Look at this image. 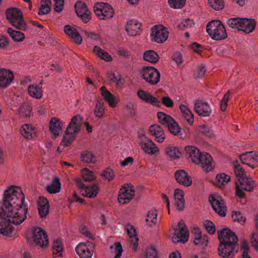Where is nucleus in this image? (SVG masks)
Segmentation results:
<instances>
[{"mask_svg": "<svg viewBox=\"0 0 258 258\" xmlns=\"http://www.w3.org/2000/svg\"><path fill=\"white\" fill-rule=\"evenodd\" d=\"M178 228L175 229L174 235L172 237L174 243H185L188 240V231L184 222L180 220L178 224Z\"/></svg>", "mask_w": 258, "mask_h": 258, "instance_id": "9b49d317", "label": "nucleus"}, {"mask_svg": "<svg viewBox=\"0 0 258 258\" xmlns=\"http://www.w3.org/2000/svg\"><path fill=\"white\" fill-rule=\"evenodd\" d=\"M29 95L36 98H40L42 95V83L38 85H31L28 89Z\"/></svg>", "mask_w": 258, "mask_h": 258, "instance_id": "473e14b6", "label": "nucleus"}, {"mask_svg": "<svg viewBox=\"0 0 258 258\" xmlns=\"http://www.w3.org/2000/svg\"><path fill=\"white\" fill-rule=\"evenodd\" d=\"M110 248L114 249V252L116 253L114 258H119L120 257L122 252V248L120 243L116 242L114 245H110Z\"/></svg>", "mask_w": 258, "mask_h": 258, "instance_id": "8fccbe9b", "label": "nucleus"}, {"mask_svg": "<svg viewBox=\"0 0 258 258\" xmlns=\"http://www.w3.org/2000/svg\"><path fill=\"white\" fill-rule=\"evenodd\" d=\"M82 174L83 179L86 181H93L96 178L94 173L87 168H84L82 170Z\"/></svg>", "mask_w": 258, "mask_h": 258, "instance_id": "49530a36", "label": "nucleus"}, {"mask_svg": "<svg viewBox=\"0 0 258 258\" xmlns=\"http://www.w3.org/2000/svg\"><path fill=\"white\" fill-rule=\"evenodd\" d=\"M76 183L78 186L82 189V195L89 198L95 197L98 192V187L96 185L86 186L80 178L76 179Z\"/></svg>", "mask_w": 258, "mask_h": 258, "instance_id": "2eb2a0df", "label": "nucleus"}, {"mask_svg": "<svg viewBox=\"0 0 258 258\" xmlns=\"http://www.w3.org/2000/svg\"><path fill=\"white\" fill-rule=\"evenodd\" d=\"M204 226L209 233L212 234L215 233L216 229L214 224L210 221H206Z\"/></svg>", "mask_w": 258, "mask_h": 258, "instance_id": "680f3d73", "label": "nucleus"}, {"mask_svg": "<svg viewBox=\"0 0 258 258\" xmlns=\"http://www.w3.org/2000/svg\"><path fill=\"white\" fill-rule=\"evenodd\" d=\"M143 137L145 140L141 139V146L145 152L149 154H153L159 151L157 147L151 140L144 137L143 135Z\"/></svg>", "mask_w": 258, "mask_h": 258, "instance_id": "a211bd4d", "label": "nucleus"}, {"mask_svg": "<svg viewBox=\"0 0 258 258\" xmlns=\"http://www.w3.org/2000/svg\"><path fill=\"white\" fill-rule=\"evenodd\" d=\"M51 7L49 5L42 4L39 9L38 14L39 15H46L49 13Z\"/></svg>", "mask_w": 258, "mask_h": 258, "instance_id": "052dcab7", "label": "nucleus"}, {"mask_svg": "<svg viewBox=\"0 0 258 258\" xmlns=\"http://www.w3.org/2000/svg\"><path fill=\"white\" fill-rule=\"evenodd\" d=\"M81 158L83 162L87 163H94L96 161L95 157L89 151L83 152L81 154Z\"/></svg>", "mask_w": 258, "mask_h": 258, "instance_id": "c03bdc74", "label": "nucleus"}, {"mask_svg": "<svg viewBox=\"0 0 258 258\" xmlns=\"http://www.w3.org/2000/svg\"><path fill=\"white\" fill-rule=\"evenodd\" d=\"M27 205L21 188L18 186L8 188L4 192L3 201L0 203V234L10 236L14 226L21 224L27 218Z\"/></svg>", "mask_w": 258, "mask_h": 258, "instance_id": "f257e3e1", "label": "nucleus"}, {"mask_svg": "<svg viewBox=\"0 0 258 258\" xmlns=\"http://www.w3.org/2000/svg\"><path fill=\"white\" fill-rule=\"evenodd\" d=\"M194 232L195 233L194 243L195 245L201 246L204 248L208 244V237L206 235H203L199 228H195Z\"/></svg>", "mask_w": 258, "mask_h": 258, "instance_id": "bb28decb", "label": "nucleus"}, {"mask_svg": "<svg viewBox=\"0 0 258 258\" xmlns=\"http://www.w3.org/2000/svg\"><path fill=\"white\" fill-rule=\"evenodd\" d=\"M93 51L101 59L106 61H110L112 60L111 56L109 54L100 48L99 46H95L94 47Z\"/></svg>", "mask_w": 258, "mask_h": 258, "instance_id": "4c0bfd02", "label": "nucleus"}, {"mask_svg": "<svg viewBox=\"0 0 258 258\" xmlns=\"http://www.w3.org/2000/svg\"><path fill=\"white\" fill-rule=\"evenodd\" d=\"M185 151L191 161L196 164H200L202 167L207 172L211 171L213 167L212 157L207 153H202L195 146H188L185 148Z\"/></svg>", "mask_w": 258, "mask_h": 258, "instance_id": "7ed1b4c3", "label": "nucleus"}, {"mask_svg": "<svg viewBox=\"0 0 258 258\" xmlns=\"http://www.w3.org/2000/svg\"><path fill=\"white\" fill-rule=\"evenodd\" d=\"M126 230L129 236L131 242L134 246V248L136 249L138 245V238L137 236V232L135 227L130 225L126 226Z\"/></svg>", "mask_w": 258, "mask_h": 258, "instance_id": "72a5a7b5", "label": "nucleus"}, {"mask_svg": "<svg viewBox=\"0 0 258 258\" xmlns=\"http://www.w3.org/2000/svg\"><path fill=\"white\" fill-rule=\"evenodd\" d=\"M101 176L110 181L113 179L114 174L111 168H107L101 173Z\"/></svg>", "mask_w": 258, "mask_h": 258, "instance_id": "5fc2aeb1", "label": "nucleus"}, {"mask_svg": "<svg viewBox=\"0 0 258 258\" xmlns=\"http://www.w3.org/2000/svg\"><path fill=\"white\" fill-rule=\"evenodd\" d=\"M27 241L31 245L45 247L48 244V239L45 231L39 227H34L31 232L27 234Z\"/></svg>", "mask_w": 258, "mask_h": 258, "instance_id": "39448f33", "label": "nucleus"}, {"mask_svg": "<svg viewBox=\"0 0 258 258\" xmlns=\"http://www.w3.org/2000/svg\"><path fill=\"white\" fill-rule=\"evenodd\" d=\"M168 31L162 25H156L152 29L151 39L157 43H162L168 37Z\"/></svg>", "mask_w": 258, "mask_h": 258, "instance_id": "f8f14e48", "label": "nucleus"}, {"mask_svg": "<svg viewBox=\"0 0 258 258\" xmlns=\"http://www.w3.org/2000/svg\"><path fill=\"white\" fill-rule=\"evenodd\" d=\"M94 11L96 15L102 20H107L113 17L114 12L109 5L104 3H98L95 5Z\"/></svg>", "mask_w": 258, "mask_h": 258, "instance_id": "9d476101", "label": "nucleus"}, {"mask_svg": "<svg viewBox=\"0 0 258 258\" xmlns=\"http://www.w3.org/2000/svg\"><path fill=\"white\" fill-rule=\"evenodd\" d=\"M63 125V123L59 119L55 117L51 118L49 123V130L52 134V138H56L59 136Z\"/></svg>", "mask_w": 258, "mask_h": 258, "instance_id": "aec40b11", "label": "nucleus"}, {"mask_svg": "<svg viewBox=\"0 0 258 258\" xmlns=\"http://www.w3.org/2000/svg\"><path fill=\"white\" fill-rule=\"evenodd\" d=\"M54 11L55 12L59 13L63 9V0H54Z\"/></svg>", "mask_w": 258, "mask_h": 258, "instance_id": "e2e57ef3", "label": "nucleus"}, {"mask_svg": "<svg viewBox=\"0 0 258 258\" xmlns=\"http://www.w3.org/2000/svg\"><path fill=\"white\" fill-rule=\"evenodd\" d=\"M138 95L141 99L154 105L158 106L161 104V102L157 98L142 90L138 91Z\"/></svg>", "mask_w": 258, "mask_h": 258, "instance_id": "a878e982", "label": "nucleus"}, {"mask_svg": "<svg viewBox=\"0 0 258 258\" xmlns=\"http://www.w3.org/2000/svg\"><path fill=\"white\" fill-rule=\"evenodd\" d=\"M206 31L211 37L215 40H222L227 37L225 28L220 20L209 22L207 25Z\"/></svg>", "mask_w": 258, "mask_h": 258, "instance_id": "0eeeda50", "label": "nucleus"}, {"mask_svg": "<svg viewBox=\"0 0 258 258\" xmlns=\"http://www.w3.org/2000/svg\"><path fill=\"white\" fill-rule=\"evenodd\" d=\"M156 256L157 251L156 249L153 246H150L147 248L144 258H156Z\"/></svg>", "mask_w": 258, "mask_h": 258, "instance_id": "4d7b16f0", "label": "nucleus"}, {"mask_svg": "<svg viewBox=\"0 0 258 258\" xmlns=\"http://www.w3.org/2000/svg\"><path fill=\"white\" fill-rule=\"evenodd\" d=\"M200 132L203 135L212 138L214 135L213 131L212 130L209 126L204 125L201 126Z\"/></svg>", "mask_w": 258, "mask_h": 258, "instance_id": "603ef678", "label": "nucleus"}, {"mask_svg": "<svg viewBox=\"0 0 258 258\" xmlns=\"http://www.w3.org/2000/svg\"><path fill=\"white\" fill-rule=\"evenodd\" d=\"M100 93L106 101L108 103L110 106L113 107L115 106L116 101L115 97L104 86L100 88Z\"/></svg>", "mask_w": 258, "mask_h": 258, "instance_id": "7c9ffc66", "label": "nucleus"}, {"mask_svg": "<svg viewBox=\"0 0 258 258\" xmlns=\"http://www.w3.org/2000/svg\"><path fill=\"white\" fill-rule=\"evenodd\" d=\"M38 212L41 217H45L49 212V204L46 199L40 198L38 205Z\"/></svg>", "mask_w": 258, "mask_h": 258, "instance_id": "2f4dec72", "label": "nucleus"}, {"mask_svg": "<svg viewBox=\"0 0 258 258\" xmlns=\"http://www.w3.org/2000/svg\"><path fill=\"white\" fill-rule=\"evenodd\" d=\"M232 218L234 221H237L241 224H243L245 221V219L243 217L242 214L239 212H233Z\"/></svg>", "mask_w": 258, "mask_h": 258, "instance_id": "6e6d98bb", "label": "nucleus"}, {"mask_svg": "<svg viewBox=\"0 0 258 258\" xmlns=\"http://www.w3.org/2000/svg\"><path fill=\"white\" fill-rule=\"evenodd\" d=\"M159 121L167 126L169 131L174 136H182L181 128L174 119L167 114H157Z\"/></svg>", "mask_w": 258, "mask_h": 258, "instance_id": "6e6552de", "label": "nucleus"}, {"mask_svg": "<svg viewBox=\"0 0 258 258\" xmlns=\"http://www.w3.org/2000/svg\"><path fill=\"white\" fill-rule=\"evenodd\" d=\"M134 194L133 186L120 189V192L118 196V202L122 205L128 203L133 198Z\"/></svg>", "mask_w": 258, "mask_h": 258, "instance_id": "dca6fc26", "label": "nucleus"}, {"mask_svg": "<svg viewBox=\"0 0 258 258\" xmlns=\"http://www.w3.org/2000/svg\"><path fill=\"white\" fill-rule=\"evenodd\" d=\"M76 13L78 16H82L83 14H85L89 12L87 5L85 3L81 2H78L75 5Z\"/></svg>", "mask_w": 258, "mask_h": 258, "instance_id": "ea45409f", "label": "nucleus"}, {"mask_svg": "<svg viewBox=\"0 0 258 258\" xmlns=\"http://www.w3.org/2000/svg\"><path fill=\"white\" fill-rule=\"evenodd\" d=\"M7 18L9 22L16 28L26 31L28 26L24 19L22 11L16 8H12L6 12Z\"/></svg>", "mask_w": 258, "mask_h": 258, "instance_id": "423d86ee", "label": "nucleus"}, {"mask_svg": "<svg viewBox=\"0 0 258 258\" xmlns=\"http://www.w3.org/2000/svg\"><path fill=\"white\" fill-rule=\"evenodd\" d=\"M62 244L59 239H55L53 243V258H62Z\"/></svg>", "mask_w": 258, "mask_h": 258, "instance_id": "f704fd0d", "label": "nucleus"}, {"mask_svg": "<svg viewBox=\"0 0 258 258\" xmlns=\"http://www.w3.org/2000/svg\"><path fill=\"white\" fill-rule=\"evenodd\" d=\"M7 32L15 41L21 42L25 39L24 34L21 31L15 30L11 28H9L7 30Z\"/></svg>", "mask_w": 258, "mask_h": 258, "instance_id": "e433bc0d", "label": "nucleus"}, {"mask_svg": "<svg viewBox=\"0 0 258 258\" xmlns=\"http://www.w3.org/2000/svg\"><path fill=\"white\" fill-rule=\"evenodd\" d=\"M141 24L139 23L138 21L136 19L130 20L127 21L125 30L128 34L131 36L137 35L139 30L141 28Z\"/></svg>", "mask_w": 258, "mask_h": 258, "instance_id": "b1692460", "label": "nucleus"}, {"mask_svg": "<svg viewBox=\"0 0 258 258\" xmlns=\"http://www.w3.org/2000/svg\"><path fill=\"white\" fill-rule=\"evenodd\" d=\"M162 104L167 107H171L173 105V102L169 97H163L162 98Z\"/></svg>", "mask_w": 258, "mask_h": 258, "instance_id": "338daca9", "label": "nucleus"}, {"mask_svg": "<svg viewBox=\"0 0 258 258\" xmlns=\"http://www.w3.org/2000/svg\"><path fill=\"white\" fill-rule=\"evenodd\" d=\"M144 59L151 63H156L159 60L158 54L153 50L146 51L143 56Z\"/></svg>", "mask_w": 258, "mask_h": 258, "instance_id": "58836bf2", "label": "nucleus"}, {"mask_svg": "<svg viewBox=\"0 0 258 258\" xmlns=\"http://www.w3.org/2000/svg\"><path fill=\"white\" fill-rule=\"evenodd\" d=\"M209 202L216 213L222 217L226 216V207L224 200L221 197L216 195L211 196L209 197Z\"/></svg>", "mask_w": 258, "mask_h": 258, "instance_id": "ddd939ff", "label": "nucleus"}, {"mask_svg": "<svg viewBox=\"0 0 258 258\" xmlns=\"http://www.w3.org/2000/svg\"><path fill=\"white\" fill-rule=\"evenodd\" d=\"M157 213L156 210H151L149 211L145 220L147 224L149 226L156 224L157 222Z\"/></svg>", "mask_w": 258, "mask_h": 258, "instance_id": "79ce46f5", "label": "nucleus"}, {"mask_svg": "<svg viewBox=\"0 0 258 258\" xmlns=\"http://www.w3.org/2000/svg\"><path fill=\"white\" fill-rule=\"evenodd\" d=\"M60 189L61 183L59 179L57 177H54L51 182L46 187L47 191L51 194L59 192Z\"/></svg>", "mask_w": 258, "mask_h": 258, "instance_id": "c756f323", "label": "nucleus"}, {"mask_svg": "<svg viewBox=\"0 0 258 258\" xmlns=\"http://www.w3.org/2000/svg\"><path fill=\"white\" fill-rule=\"evenodd\" d=\"M234 170L235 174L238 178H242L246 176L244 169L239 165L234 164Z\"/></svg>", "mask_w": 258, "mask_h": 258, "instance_id": "3c124183", "label": "nucleus"}, {"mask_svg": "<svg viewBox=\"0 0 258 258\" xmlns=\"http://www.w3.org/2000/svg\"><path fill=\"white\" fill-rule=\"evenodd\" d=\"M238 180L240 184L239 185L245 191H251L256 185V183L253 179L246 176L242 178H238Z\"/></svg>", "mask_w": 258, "mask_h": 258, "instance_id": "cd10ccee", "label": "nucleus"}, {"mask_svg": "<svg viewBox=\"0 0 258 258\" xmlns=\"http://www.w3.org/2000/svg\"><path fill=\"white\" fill-rule=\"evenodd\" d=\"M20 132L25 139L29 140L32 139L33 134L35 133L33 127L28 124L23 125L20 129Z\"/></svg>", "mask_w": 258, "mask_h": 258, "instance_id": "c9c22d12", "label": "nucleus"}, {"mask_svg": "<svg viewBox=\"0 0 258 258\" xmlns=\"http://www.w3.org/2000/svg\"><path fill=\"white\" fill-rule=\"evenodd\" d=\"M220 244L218 247L219 255L224 258H233L237 252L236 246L238 239L235 233L227 228L218 231Z\"/></svg>", "mask_w": 258, "mask_h": 258, "instance_id": "f03ea898", "label": "nucleus"}, {"mask_svg": "<svg viewBox=\"0 0 258 258\" xmlns=\"http://www.w3.org/2000/svg\"><path fill=\"white\" fill-rule=\"evenodd\" d=\"M107 77L111 81L116 83L117 84H119L121 81L120 76L117 73H110L108 74Z\"/></svg>", "mask_w": 258, "mask_h": 258, "instance_id": "bf43d9fd", "label": "nucleus"}, {"mask_svg": "<svg viewBox=\"0 0 258 258\" xmlns=\"http://www.w3.org/2000/svg\"><path fill=\"white\" fill-rule=\"evenodd\" d=\"M230 180V177L225 174L220 173L218 174L216 177V184L218 186L225 185Z\"/></svg>", "mask_w": 258, "mask_h": 258, "instance_id": "a19ab883", "label": "nucleus"}, {"mask_svg": "<svg viewBox=\"0 0 258 258\" xmlns=\"http://www.w3.org/2000/svg\"><path fill=\"white\" fill-rule=\"evenodd\" d=\"M142 78L152 85L158 84L160 80V74L157 69L152 67H145L141 71Z\"/></svg>", "mask_w": 258, "mask_h": 258, "instance_id": "1a4fd4ad", "label": "nucleus"}, {"mask_svg": "<svg viewBox=\"0 0 258 258\" xmlns=\"http://www.w3.org/2000/svg\"><path fill=\"white\" fill-rule=\"evenodd\" d=\"M194 110L196 113H211L212 110L210 104L202 100H197L194 105Z\"/></svg>", "mask_w": 258, "mask_h": 258, "instance_id": "c85d7f7f", "label": "nucleus"}, {"mask_svg": "<svg viewBox=\"0 0 258 258\" xmlns=\"http://www.w3.org/2000/svg\"><path fill=\"white\" fill-rule=\"evenodd\" d=\"M194 25L193 21L189 19L184 20L180 24H178L179 29L183 30L185 28H190Z\"/></svg>", "mask_w": 258, "mask_h": 258, "instance_id": "864d4df0", "label": "nucleus"}, {"mask_svg": "<svg viewBox=\"0 0 258 258\" xmlns=\"http://www.w3.org/2000/svg\"><path fill=\"white\" fill-rule=\"evenodd\" d=\"M150 134L155 137L157 142L162 143L165 139L163 130L158 124H155L150 126Z\"/></svg>", "mask_w": 258, "mask_h": 258, "instance_id": "393cba45", "label": "nucleus"}, {"mask_svg": "<svg viewBox=\"0 0 258 258\" xmlns=\"http://www.w3.org/2000/svg\"><path fill=\"white\" fill-rule=\"evenodd\" d=\"M206 71V68H205V65L204 64H200L197 71V76L198 78L200 79H201L204 76L205 72Z\"/></svg>", "mask_w": 258, "mask_h": 258, "instance_id": "0e129e2a", "label": "nucleus"}, {"mask_svg": "<svg viewBox=\"0 0 258 258\" xmlns=\"http://www.w3.org/2000/svg\"><path fill=\"white\" fill-rule=\"evenodd\" d=\"M9 43V38L5 36H2L0 38V48L6 47Z\"/></svg>", "mask_w": 258, "mask_h": 258, "instance_id": "774afa93", "label": "nucleus"}, {"mask_svg": "<svg viewBox=\"0 0 258 258\" xmlns=\"http://www.w3.org/2000/svg\"><path fill=\"white\" fill-rule=\"evenodd\" d=\"M14 79L12 72L5 69H0V87L5 88L10 85Z\"/></svg>", "mask_w": 258, "mask_h": 258, "instance_id": "f3484780", "label": "nucleus"}, {"mask_svg": "<svg viewBox=\"0 0 258 258\" xmlns=\"http://www.w3.org/2000/svg\"><path fill=\"white\" fill-rule=\"evenodd\" d=\"M175 205L176 209L179 211H182L184 208V199H174Z\"/></svg>", "mask_w": 258, "mask_h": 258, "instance_id": "69168bd1", "label": "nucleus"}, {"mask_svg": "<svg viewBox=\"0 0 258 258\" xmlns=\"http://www.w3.org/2000/svg\"><path fill=\"white\" fill-rule=\"evenodd\" d=\"M166 154L171 158L176 159L179 158L180 152L177 148L174 146H169L166 149Z\"/></svg>", "mask_w": 258, "mask_h": 258, "instance_id": "37998d69", "label": "nucleus"}, {"mask_svg": "<svg viewBox=\"0 0 258 258\" xmlns=\"http://www.w3.org/2000/svg\"><path fill=\"white\" fill-rule=\"evenodd\" d=\"M82 122V118L80 115L73 117L67 126L65 134L60 143L61 145L68 147L74 142L77 134L80 131Z\"/></svg>", "mask_w": 258, "mask_h": 258, "instance_id": "20e7f679", "label": "nucleus"}, {"mask_svg": "<svg viewBox=\"0 0 258 258\" xmlns=\"http://www.w3.org/2000/svg\"><path fill=\"white\" fill-rule=\"evenodd\" d=\"M64 31L74 42L79 44L81 43L82 37L76 28L69 25H66L64 27Z\"/></svg>", "mask_w": 258, "mask_h": 258, "instance_id": "5701e85b", "label": "nucleus"}, {"mask_svg": "<svg viewBox=\"0 0 258 258\" xmlns=\"http://www.w3.org/2000/svg\"><path fill=\"white\" fill-rule=\"evenodd\" d=\"M76 251L80 258H91L93 255V249L83 243H79L76 247Z\"/></svg>", "mask_w": 258, "mask_h": 258, "instance_id": "412c9836", "label": "nucleus"}, {"mask_svg": "<svg viewBox=\"0 0 258 258\" xmlns=\"http://www.w3.org/2000/svg\"><path fill=\"white\" fill-rule=\"evenodd\" d=\"M229 97V92H227L220 101V108L222 111H225L227 106L228 100Z\"/></svg>", "mask_w": 258, "mask_h": 258, "instance_id": "13d9d810", "label": "nucleus"}, {"mask_svg": "<svg viewBox=\"0 0 258 258\" xmlns=\"http://www.w3.org/2000/svg\"><path fill=\"white\" fill-rule=\"evenodd\" d=\"M241 18L234 17L228 19L227 21L228 25L231 28H237L239 31L241 27Z\"/></svg>", "mask_w": 258, "mask_h": 258, "instance_id": "a18cd8bd", "label": "nucleus"}, {"mask_svg": "<svg viewBox=\"0 0 258 258\" xmlns=\"http://www.w3.org/2000/svg\"><path fill=\"white\" fill-rule=\"evenodd\" d=\"M242 164L247 165L254 169L258 166V152L256 151L247 152L239 156Z\"/></svg>", "mask_w": 258, "mask_h": 258, "instance_id": "4468645a", "label": "nucleus"}, {"mask_svg": "<svg viewBox=\"0 0 258 258\" xmlns=\"http://www.w3.org/2000/svg\"><path fill=\"white\" fill-rule=\"evenodd\" d=\"M208 3L211 7L216 11L221 10L224 7L223 0H208Z\"/></svg>", "mask_w": 258, "mask_h": 258, "instance_id": "de8ad7c7", "label": "nucleus"}, {"mask_svg": "<svg viewBox=\"0 0 258 258\" xmlns=\"http://www.w3.org/2000/svg\"><path fill=\"white\" fill-rule=\"evenodd\" d=\"M175 178L176 181L185 186H189L192 183V180L187 173L183 170H179L175 173Z\"/></svg>", "mask_w": 258, "mask_h": 258, "instance_id": "6ab92c4d", "label": "nucleus"}, {"mask_svg": "<svg viewBox=\"0 0 258 258\" xmlns=\"http://www.w3.org/2000/svg\"><path fill=\"white\" fill-rule=\"evenodd\" d=\"M256 26V22L254 19L242 18L241 27L239 31H243L246 34L252 32Z\"/></svg>", "mask_w": 258, "mask_h": 258, "instance_id": "4be33fe9", "label": "nucleus"}, {"mask_svg": "<svg viewBox=\"0 0 258 258\" xmlns=\"http://www.w3.org/2000/svg\"><path fill=\"white\" fill-rule=\"evenodd\" d=\"M170 7L173 9H181L185 4V0H168Z\"/></svg>", "mask_w": 258, "mask_h": 258, "instance_id": "09e8293b", "label": "nucleus"}]
</instances>
